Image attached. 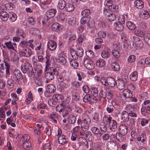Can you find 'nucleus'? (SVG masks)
I'll use <instances>...</instances> for the list:
<instances>
[{
    "instance_id": "obj_1",
    "label": "nucleus",
    "mask_w": 150,
    "mask_h": 150,
    "mask_svg": "<svg viewBox=\"0 0 150 150\" xmlns=\"http://www.w3.org/2000/svg\"><path fill=\"white\" fill-rule=\"evenodd\" d=\"M22 71L23 73L27 72L29 76L33 77L35 76V74L36 73V69H33L31 64L29 63H25L23 67L21 68Z\"/></svg>"
},
{
    "instance_id": "obj_2",
    "label": "nucleus",
    "mask_w": 150,
    "mask_h": 150,
    "mask_svg": "<svg viewBox=\"0 0 150 150\" xmlns=\"http://www.w3.org/2000/svg\"><path fill=\"white\" fill-rule=\"evenodd\" d=\"M105 120L107 121V123L108 124L110 129L113 132H116L117 130V124L116 121L114 120H112V118L110 116L104 117L103 118L104 123L105 122H104Z\"/></svg>"
},
{
    "instance_id": "obj_3",
    "label": "nucleus",
    "mask_w": 150,
    "mask_h": 150,
    "mask_svg": "<svg viewBox=\"0 0 150 150\" xmlns=\"http://www.w3.org/2000/svg\"><path fill=\"white\" fill-rule=\"evenodd\" d=\"M50 72L45 73L44 76L47 79L46 82H48V80H52L54 79V75L57 76L59 74V72L57 68L53 67H51L50 68Z\"/></svg>"
},
{
    "instance_id": "obj_4",
    "label": "nucleus",
    "mask_w": 150,
    "mask_h": 150,
    "mask_svg": "<svg viewBox=\"0 0 150 150\" xmlns=\"http://www.w3.org/2000/svg\"><path fill=\"white\" fill-rule=\"evenodd\" d=\"M91 122V120L89 117L87 115H85L82 118V122L81 124V130L84 132L88 130Z\"/></svg>"
},
{
    "instance_id": "obj_5",
    "label": "nucleus",
    "mask_w": 150,
    "mask_h": 150,
    "mask_svg": "<svg viewBox=\"0 0 150 150\" xmlns=\"http://www.w3.org/2000/svg\"><path fill=\"white\" fill-rule=\"evenodd\" d=\"M100 80L103 84L111 87H114L116 83L115 79L112 77H108L106 79L105 77H101Z\"/></svg>"
},
{
    "instance_id": "obj_6",
    "label": "nucleus",
    "mask_w": 150,
    "mask_h": 150,
    "mask_svg": "<svg viewBox=\"0 0 150 150\" xmlns=\"http://www.w3.org/2000/svg\"><path fill=\"white\" fill-rule=\"evenodd\" d=\"M127 80L126 79H120L117 80L116 84L117 87L120 90H122L127 83Z\"/></svg>"
},
{
    "instance_id": "obj_7",
    "label": "nucleus",
    "mask_w": 150,
    "mask_h": 150,
    "mask_svg": "<svg viewBox=\"0 0 150 150\" xmlns=\"http://www.w3.org/2000/svg\"><path fill=\"white\" fill-rule=\"evenodd\" d=\"M84 66L89 70H92L94 67L93 63L90 59L86 58L83 60Z\"/></svg>"
},
{
    "instance_id": "obj_8",
    "label": "nucleus",
    "mask_w": 150,
    "mask_h": 150,
    "mask_svg": "<svg viewBox=\"0 0 150 150\" xmlns=\"http://www.w3.org/2000/svg\"><path fill=\"white\" fill-rule=\"evenodd\" d=\"M107 148L108 150H118V147L115 142L113 141H111L108 142Z\"/></svg>"
},
{
    "instance_id": "obj_9",
    "label": "nucleus",
    "mask_w": 150,
    "mask_h": 150,
    "mask_svg": "<svg viewBox=\"0 0 150 150\" xmlns=\"http://www.w3.org/2000/svg\"><path fill=\"white\" fill-rule=\"evenodd\" d=\"M72 110V108L69 105H64L62 111V115L64 117L67 115L71 112Z\"/></svg>"
},
{
    "instance_id": "obj_10",
    "label": "nucleus",
    "mask_w": 150,
    "mask_h": 150,
    "mask_svg": "<svg viewBox=\"0 0 150 150\" xmlns=\"http://www.w3.org/2000/svg\"><path fill=\"white\" fill-rule=\"evenodd\" d=\"M57 46L56 43L53 40H50L47 43L48 47L51 51L54 50L57 47Z\"/></svg>"
},
{
    "instance_id": "obj_11",
    "label": "nucleus",
    "mask_w": 150,
    "mask_h": 150,
    "mask_svg": "<svg viewBox=\"0 0 150 150\" xmlns=\"http://www.w3.org/2000/svg\"><path fill=\"white\" fill-rule=\"evenodd\" d=\"M57 12L56 10L55 9H51L48 10L46 13V16L47 18H53Z\"/></svg>"
},
{
    "instance_id": "obj_12",
    "label": "nucleus",
    "mask_w": 150,
    "mask_h": 150,
    "mask_svg": "<svg viewBox=\"0 0 150 150\" xmlns=\"http://www.w3.org/2000/svg\"><path fill=\"white\" fill-rule=\"evenodd\" d=\"M58 141L60 144L63 145L67 143L68 142V139L65 136L61 135L58 137Z\"/></svg>"
},
{
    "instance_id": "obj_13",
    "label": "nucleus",
    "mask_w": 150,
    "mask_h": 150,
    "mask_svg": "<svg viewBox=\"0 0 150 150\" xmlns=\"http://www.w3.org/2000/svg\"><path fill=\"white\" fill-rule=\"evenodd\" d=\"M127 131V127L124 124H122L119 127V132L123 136H125Z\"/></svg>"
},
{
    "instance_id": "obj_14",
    "label": "nucleus",
    "mask_w": 150,
    "mask_h": 150,
    "mask_svg": "<svg viewBox=\"0 0 150 150\" xmlns=\"http://www.w3.org/2000/svg\"><path fill=\"white\" fill-rule=\"evenodd\" d=\"M32 51L31 49L27 48L23 49V50L20 52V54L22 55L25 57H29L32 54Z\"/></svg>"
},
{
    "instance_id": "obj_15",
    "label": "nucleus",
    "mask_w": 150,
    "mask_h": 150,
    "mask_svg": "<svg viewBox=\"0 0 150 150\" xmlns=\"http://www.w3.org/2000/svg\"><path fill=\"white\" fill-rule=\"evenodd\" d=\"M4 44L9 50H15V47H17L16 44V43H12L10 41L5 42Z\"/></svg>"
},
{
    "instance_id": "obj_16",
    "label": "nucleus",
    "mask_w": 150,
    "mask_h": 150,
    "mask_svg": "<svg viewBox=\"0 0 150 150\" xmlns=\"http://www.w3.org/2000/svg\"><path fill=\"white\" fill-rule=\"evenodd\" d=\"M13 74L15 79L18 81L23 79V75L20 71L18 70H15L13 72Z\"/></svg>"
},
{
    "instance_id": "obj_17",
    "label": "nucleus",
    "mask_w": 150,
    "mask_h": 150,
    "mask_svg": "<svg viewBox=\"0 0 150 150\" xmlns=\"http://www.w3.org/2000/svg\"><path fill=\"white\" fill-rule=\"evenodd\" d=\"M137 139L139 142L141 141L144 144L146 143L147 137L146 134L144 133H142L140 137L137 138Z\"/></svg>"
},
{
    "instance_id": "obj_18",
    "label": "nucleus",
    "mask_w": 150,
    "mask_h": 150,
    "mask_svg": "<svg viewBox=\"0 0 150 150\" xmlns=\"http://www.w3.org/2000/svg\"><path fill=\"white\" fill-rule=\"evenodd\" d=\"M112 101H111V103L108 104L106 108V111L109 114L112 113L115 110V108L112 104Z\"/></svg>"
},
{
    "instance_id": "obj_19",
    "label": "nucleus",
    "mask_w": 150,
    "mask_h": 150,
    "mask_svg": "<svg viewBox=\"0 0 150 150\" xmlns=\"http://www.w3.org/2000/svg\"><path fill=\"white\" fill-rule=\"evenodd\" d=\"M56 90L55 86L53 84H50L47 85L46 88V92L52 93L54 92Z\"/></svg>"
},
{
    "instance_id": "obj_20",
    "label": "nucleus",
    "mask_w": 150,
    "mask_h": 150,
    "mask_svg": "<svg viewBox=\"0 0 150 150\" xmlns=\"http://www.w3.org/2000/svg\"><path fill=\"white\" fill-rule=\"evenodd\" d=\"M134 5L137 8L139 9L143 8L144 6V3L141 0H136L134 3Z\"/></svg>"
},
{
    "instance_id": "obj_21",
    "label": "nucleus",
    "mask_w": 150,
    "mask_h": 150,
    "mask_svg": "<svg viewBox=\"0 0 150 150\" xmlns=\"http://www.w3.org/2000/svg\"><path fill=\"white\" fill-rule=\"evenodd\" d=\"M8 13L5 11H2L0 13L1 19L4 21H6L8 18Z\"/></svg>"
},
{
    "instance_id": "obj_22",
    "label": "nucleus",
    "mask_w": 150,
    "mask_h": 150,
    "mask_svg": "<svg viewBox=\"0 0 150 150\" xmlns=\"http://www.w3.org/2000/svg\"><path fill=\"white\" fill-rule=\"evenodd\" d=\"M127 18V15L126 14H124L123 15H120L119 16L118 20L120 23L124 24L125 20H126Z\"/></svg>"
},
{
    "instance_id": "obj_23",
    "label": "nucleus",
    "mask_w": 150,
    "mask_h": 150,
    "mask_svg": "<svg viewBox=\"0 0 150 150\" xmlns=\"http://www.w3.org/2000/svg\"><path fill=\"white\" fill-rule=\"evenodd\" d=\"M121 118L124 121L127 122L129 121V115L126 111L124 110L122 112Z\"/></svg>"
},
{
    "instance_id": "obj_24",
    "label": "nucleus",
    "mask_w": 150,
    "mask_h": 150,
    "mask_svg": "<svg viewBox=\"0 0 150 150\" xmlns=\"http://www.w3.org/2000/svg\"><path fill=\"white\" fill-rule=\"evenodd\" d=\"M40 5L43 9H47L49 7V5L47 3V0H39Z\"/></svg>"
},
{
    "instance_id": "obj_25",
    "label": "nucleus",
    "mask_w": 150,
    "mask_h": 150,
    "mask_svg": "<svg viewBox=\"0 0 150 150\" xmlns=\"http://www.w3.org/2000/svg\"><path fill=\"white\" fill-rule=\"evenodd\" d=\"M121 23H115L114 24V28L118 31H122L124 29V27Z\"/></svg>"
},
{
    "instance_id": "obj_26",
    "label": "nucleus",
    "mask_w": 150,
    "mask_h": 150,
    "mask_svg": "<svg viewBox=\"0 0 150 150\" xmlns=\"http://www.w3.org/2000/svg\"><path fill=\"white\" fill-rule=\"evenodd\" d=\"M132 95L130 90L127 89H125L123 93V96L125 98H130L132 96Z\"/></svg>"
},
{
    "instance_id": "obj_27",
    "label": "nucleus",
    "mask_w": 150,
    "mask_h": 150,
    "mask_svg": "<svg viewBox=\"0 0 150 150\" xmlns=\"http://www.w3.org/2000/svg\"><path fill=\"white\" fill-rule=\"evenodd\" d=\"M138 75L137 72L134 71L129 76L130 80L134 81H136L138 78Z\"/></svg>"
},
{
    "instance_id": "obj_28",
    "label": "nucleus",
    "mask_w": 150,
    "mask_h": 150,
    "mask_svg": "<svg viewBox=\"0 0 150 150\" xmlns=\"http://www.w3.org/2000/svg\"><path fill=\"white\" fill-rule=\"evenodd\" d=\"M105 61L103 59H99L96 62V65L99 67L100 68L105 66Z\"/></svg>"
},
{
    "instance_id": "obj_29",
    "label": "nucleus",
    "mask_w": 150,
    "mask_h": 150,
    "mask_svg": "<svg viewBox=\"0 0 150 150\" xmlns=\"http://www.w3.org/2000/svg\"><path fill=\"white\" fill-rule=\"evenodd\" d=\"M111 67L112 69L115 71H118L120 70L119 64L116 62H113L112 63Z\"/></svg>"
},
{
    "instance_id": "obj_30",
    "label": "nucleus",
    "mask_w": 150,
    "mask_h": 150,
    "mask_svg": "<svg viewBox=\"0 0 150 150\" xmlns=\"http://www.w3.org/2000/svg\"><path fill=\"white\" fill-rule=\"evenodd\" d=\"M65 9L68 12H72L74 10V7L73 4L69 3L66 4Z\"/></svg>"
},
{
    "instance_id": "obj_31",
    "label": "nucleus",
    "mask_w": 150,
    "mask_h": 150,
    "mask_svg": "<svg viewBox=\"0 0 150 150\" xmlns=\"http://www.w3.org/2000/svg\"><path fill=\"white\" fill-rule=\"evenodd\" d=\"M126 24L127 28L129 30H134L136 28V27L135 25L131 22L128 21Z\"/></svg>"
},
{
    "instance_id": "obj_32",
    "label": "nucleus",
    "mask_w": 150,
    "mask_h": 150,
    "mask_svg": "<svg viewBox=\"0 0 150 150\" xmlns=\"http://www.w3.org/2000/svg\"><path fill=\"white\" fill-rule=\"evenodd\" d=\"M16 35L18 36H19L21 38L24 39L25 38L26 35L23 31L20 29H18L16 32Z\"/></svg>"
},
{
    "instance_id": "obj_33",
    "label": "nucleus",
    "mask_w": 150,
    "mask_h": 150,
    "mask_svg": "<svg viewBox=\"0 0 150 150\" xmlns=\"http://www.w3.org/2000/svg\"><path fill=\"white\" fill-rule=\"evenodd\" d=\"M76 59H69V62L70 64L74 69H76L77 67L79 66L78 63L76 61Z\"/></svg>"
},
{
    "instance_id": "obj_34",
    "label": "nucleus",
    "mask_w": 150,
    "mask_h": 150,
    "mask_svg": "<svg viewBox=\"0 0 150 150\" xmlns=\"http://www.w3.org/2000/svg\"><path fill=\"white\" fill-rule=\"evenodd\" d=\"M8 18L12 22H14L16 20V15L13 12L8 13Z\"/></svg>"
},
{
    "instance_id": "obj_35",
    "label": "nucleus",
    "mask_w": 150,
    "mask_h": 150,
    "mask_svg": "<svg viewBox=\"0 0 150 150\" xmlns=\"http://www.w3.org/2000/svg\"><path fill=\"white\" fill-rule=\"evenodd\" d=\"M109 50L108 49H105L101 53L102 57L103 58H108L109 56Z\"/></svg>"
},
{
    "instance_id": "obj_36",
    "label": "nucleus",
    "mask_w": 150,
    "mask_h": 150,
    "mask_svg": "<svg viewBox=\"0 0 150 150\" xmlns=\"http://www.w3.org/2000/svg\"><path fill=\"white\" fill-rule=\"evenodd\" d=\"M66 6V3L64 0H60L58 4L59 8L61 9H63Z\"/></svg>"
},
{
    "instance_id": "obj_37",
    "label": "nucleus",
    "mask_w": 150,
    "mask_h": 150,
    "mask_svg": "<svg viewBox=\"0 0 150 150\" xmlns=\"http://www.w3.org/2000/svg\"><path fill=\"white\" fill-rule=\"evenodd\" d=\"M91 89V94L94 96H98V91L97 88L96 87H92Z\"/></svg>"
},
{
    "instance_id": "obj_38",
    "label": "nucleus",
    "mask_w": 150,
    "mask_h": 150,
    "mask_svg": "<svg viewBox=\"0 0 150 150\" xmlns=\"http://www.w3.org/2000/svg\"><path fill=\"white\" fill-rule=\"evenodd\" d=\"M100 115L97 113H95L93 115V122L95 123H97L99 121Z\"/></svg>"
},
{
    "instance_id": "obj_39",
    "label": "nucleus",
    "mask_w": 150,
    "mask_h": 150,
    "mask_svg": "<svg viewBox=\"0 0 150 150\" xmlns=\"http://www.w3.org/2000/svg\"><path fill=\"white\" fill-rule=\"evenodd\" d=\"M135 34L137 36L142 37L144 35V32L140 29H137L134 31Z\"/></svg>"
},
{
    "instance_id": "obj_40",
    "label": "nucleus",
    "mask_w": 150,
    "mask_h": 150,
    "mask_svg": "<svg viewBox=\"0 0 150 150\" xmlns=\"http://www.w3.org/2000/svg\"><path fill=\"white\" fill-rule=\"evenodd\" d=\"M86 137L89 142L91 141L93 139L92 134L90 131H86Z\"/></svg>"
},
{
    "instance_id": "obj_41",
    "label": "nucleus",
    "mask_w": 150,
    "mask_h": 150,
    "mask_svg": "<svg viewBox=\"0 0 150 150\" xmlns=\"http://www.w3.org/2000/svg\"><path fill=\"white\" fill-rule=\"evenodd\" d=\"M64 105L65 104L63 103H60L58 104L56 108V111L59 112H62L63 111Z\"/></svg>"
},
{
    "instance_id": "obj_42",
    "label": "nucleus",
    "mask_w": 150,
    "mask_h": 150,
    "mask_svg": "<svg viewBox=\"0 0 150 150\" xmlns=\"http://www.w3.org/2000/svg\"><path fill=\"white\" fill-rule=\"evenodd\" d=\"M86 38L84 35L82 34L81 35L79 36L78 39L76 40V42L79 45L81 44L83 41L85 40Z\"/></svg>"
},
{
    "instance_id": "obj_43",
    "label": "nucleus",
    "mask_w": 150,
    "mask_h": 150,
    "mask_svg": "<svg viewBox=\"0 0 150 150\" xmlns=\"http://www.w3.org/2000/svg\"><path fill=\"white\" fill-rule=\"evenodd\" d=\"M106 18L110 21H114L116 19L115 15L113 13H110Z\"/></svg>"
},
{
    "instance_id": "obj_44",
    "label": "nucleus",
    "mask_w": 150,
    "mask_h": 150,
    "mask_svg": "<svg viewBox=\"0 0 150 150\" xmlns=\"http://www.w3.org/2000/svg\"><path fill=\"white\" fill-rule=\"evenodd\" d=\"M51 29L53 31H55L59 30L60 25L58 23H55L51 26Z\"/></svg>"
},
{
    "instance_id": "obj_45",
    "label": "nucleus",
    "mask_w": 150,
    "mask_h": 150,
    "mask_svg": "<svg viewBox=\"0 0 150 150\" xmlns=\"http://www.w3.org/2000/svg\"><path fill=\"white\" fill-rule=\"evenodd\" d=\"M137 40L135 42V44L137 47H139V48L143 47L144 44L142 41L138 38Z\"/></svg>"
},
{
    "instance_id": "obj_46",
    "label": "nucleus",
    "mask_w": 150,
    "mask_h": 150,
    "mask_svg": "<svg viewBox=\"0 0 150 150\" xmlns=\"http://www.w3.org/2000/svg\"><path fill=\"white\" fill-rule=\"evenodd\" d=\"M69 25H74L76 23V21L75 18L72 17L69 18L68 21Z\"/></svg>"
},
{
    "instance_id": "obj_47",
    "label": "nucleus",
    "mask_w": 150,
    "mask_h": 150,
    "mask_svg": "<svg viewBox=\"0 0 150 150\" xmlns=\"http://www.w3.org/2000/svg\"><path fill=\"white\" fill-rule=\"evenodd\" d=\"M57 60L59 62L62 64H65L67 62L65 58L64 57L61 55L59 56Z\"/></svg>"
},
{
    "instance_id": "obj_48",
    "label": "nucleus",
    "mask_w": 150,
    "mask_h": 150,
    "mask_svg": "<svg viewBox=\"0 0 150 150\" xmlns=\"http://www.w3.org/2000/svg\"><path fill=\"white\" fill-rule=\"evenodd\" d=\"M30 139V137L27 134L24 135L21 139V141L22 143L29 142Z\"/></svg>"
},
{
    "instance_id": "obj_49",
    "label": "nucleus",
    "mask_w": 150,
    "mask_h": 150,
    "mask_svg": "<svg viewBox=\"0 0 150 150\" xmlns=\"http://www.w3.org/2000/svg\"><path fill=\"white\" fill-rule=\"evenodd\" d=\"M39 74H38V76L35 79V81L36 84L39 86H40L42 85V79L38 76Z\"/></svg>"
},
{
    "instance_id": "obj_50",
    "label": "nucleus",
    "mask_w": 150,
    "mask_h": 150,
    "mask_svg": "<svg viewBox=\"0 0 150 150\" xmlns=\"http://www.w3.org/2000/svg\"><path fill=\"white\" fill-rule=\"evenodd\" d=\"M70 53L73 59H78V54L74 50H71L70 51Z\"/></svg>"
},
{
    "instance_id": "obj_51",
    "label": "nucleus",
    "mask_w": 150,
    "mask_h": 150,
    "mask_svg": "<svg viewBox=\"0 0 150 150\" xmlns=\"http://www.w3.org/2000/svg\"><path fill=\"white\" fill-rule=\"evenodd\" d=\"M69 123L70 124H74L76 120V117L74 115H71L69 118L68 117Z\"/></svg>"
},
{
    "instance_id": "obj_52",
    "label": "nucleus",
    "mask_w": 150,
    "mask_h": 150,
    "mask_svg": "<svg viewBox=\"0 0 150 150\" xmlns=\"http://www.w3.org/2000/svg\"><path fill=\"white\" fill-rule=\"evenodd\" d=\"M23 144L24 148L26 150H29L31 147V144L29 141L24 143Z\"/></svg>"
},
{
    "instance_id": "obj_53",
    "label": "nucleus",
    "mask_w": 150,
    "mask_h": 150,
    "mask_svg": "<svg viewBox=\"0 0 150 150\" xmlns=\"http://www.w3.org/2000/svg\"><path fill=\"white\" fill-rule=\"evenodd\" d=\"M123 136L121 133H120V132L117 133L116 139L120 142H122L124 140V138Z\"/></svg>"
},
{
    "instance_id": "obj_54",
    "label": "nucleus",
    "mask_w": 150,
    "mask_h": 150,
    "mask_svg": "<svg viewBox=\"0 0 150 150\" xmlns=\"http://www.w3.org/2000/svg\"><path fill=\"white\" fill-rule=\"evenodd\" d=\"M5 8L8 10H12L14 7L13 4L11 3L6 4L5 5Z\"/></svg>"
},
{
    "instance_id": "obj_55",
    "label": "nucleus",
    "mask_w": 150,
    "mask_h": 150,
    "mask_svg": "<svg viewBox=\"0 0 150 150\" xmlns=\"http://www.w3.org/2000/svg\"><path fill=\"white\" fill-rule=\"evenodd\" d=\"M112 54L115 57L117 58L120 56V53L117 50H114L112 51Z\"/></svg>"
},
{
    "instance_id": "obj_56",
    "label": "nucleus",
    "mask_w": 150,
    "mask_h": 150,
    "mask_svg": "<svg viewBox=\"0 0 150 150\" xmlns=\"http://www.w3.org/2000/svg\"><path fill=\"white\" fill-rule=\"evenodd\" d=\"M91 95L87 94L83 98V101L85 102H91Z\"/></svg>"
},
{
    "instance_id": "obj_57",
    "label": "nucleus",
    "mask_w": 150,
    "mask_h": 150,
    "mask_svg": "<svg viewBox=\"0 0 150 150\" xmlns=\"http://www.w3.org/2000/svg\"><path fill=\"white\" fill-rule=\"evenodd\" d=\"M86 56L88 57L91 58L93 57L94 55L93 52L91 50H88L86 52Z\"/></svg>"
},
{
    "instance_id": "obj_58",
    "label": "nucleus",
    "mask_w": 150,
    "mask_h": 150,
    "mask_svg": "<svg viewBox=\"0 0 150 150\" xmlns=\"http://www.w3.org/2000/svg\"><path fill=\"white\" fill-rule=\"evenodd\" d=\"M109 9L114 12H118V7L115 5L113 4L111 7L109 8Z\"/></svg>"
},
{
    "instance_id": "obj_59",
    "label": "nucleus",
    "mask_w": 150,
    "mask_h": 150,
    "mask_svg": "<svg viewBox=\"0 0 150 150\" xmlns=\"http://www.w3.org/2000/svg\"><path fill=\"white\" fill-rule=\"evenodd\" d=\"M90 11L88 9H85L83 11L81 12V14L83 16L86 17L90 14Z\"/></svg>"
},
{
    "instance_id": "obj_60",
    "label": "nucleus",
    "mask_w": 150,
    "mask_h": 150,
    "mask_svg": "<svg viewBox=\"0 0 150 150\" xmlns=\"http://www.w3.org/2000/svg\"><path fill=\"white\" fill-rule=\"evenodd\" d=\"M28 98L30 99L29 100V102H28V98H27L25 100V102L27 104H29L33 100V97L32 96V93L30 91L28 95Z\"/></svg>"
},
{
    "instance_id": "obj_61",
    "label": "nucleus",
    "mask_w": 150,
    "mask_h": 150,
    "mask_svg": "<svg viewBox=\"0 0 150 150\" xmlns=\"http://www.w3.org/2000/svg\"><path fill=\"white\" fill-rule=\"evenodd\" d=\"M91 130L94 134H98L99 133L100 130L97 127H92L91 129Z\"/></svg>"
},
{
    "instance_id": "obj_62",
    "label": "nucleus",
    "mask_w": 150,
    "mask_h": 150,
    "mask_svg": "<svg viewBox=\"0 0 150 150\" xmlns=\"http://www.w3.org/2000/svg\"><path fill=\"white\" fill-rule=\"evenodd\" d=\"M13 81L11 79H10L7 81L8 87L9 88H12L13 86Z\"/></svg>"
},
{
    "instance_id": "obj_63",
    "label": "nucleus",
    "mask_w": 150,
    "mask_h": 150,
    "mask_svg": "<svg viewBox=\"0 0 150 150\" xmlns=\"http://www.w3.org/2000/svg\"><path fill=\"white\" fill-rule=\"evenodd\" d=\"M49 105L52 106H54L55 105L56 102L55 99L53 98L50 99L48 101Z\"/></svg>"
},
{
    "instance_id": "obj_64",
    "label": "nucleus",
    "mask_w": 150,
    "mask_h": 150,
    "mask_svg": "<svg viewBox=\"0 0 150 150\" xmlns=\"http://www.w3.org/2000/svg\"><path fill=\"white\" fill-rule=\"evenodd\" d=\"M10 59L12 61L15 62L18 60V56L16 54H12L11 56Z\"/></svg>"
}]
</instances>
